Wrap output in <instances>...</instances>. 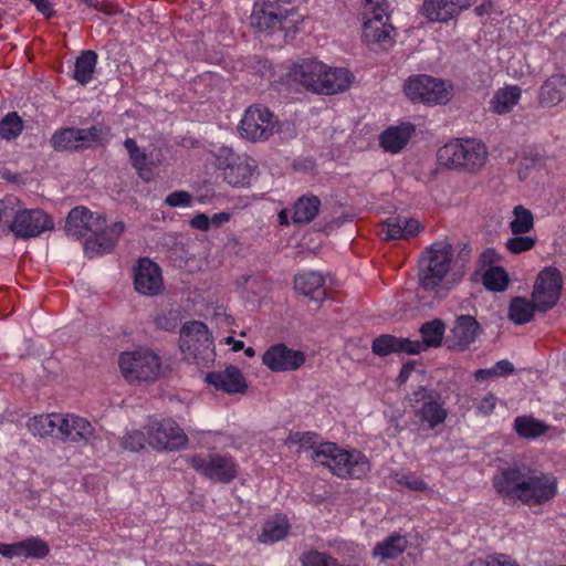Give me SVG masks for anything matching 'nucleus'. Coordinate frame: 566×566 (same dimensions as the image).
Here are the masks:
<instances>
[{
	"label": "nucleus",
	"instance_id": "obj_27",
	"mask_svg": "<svg viewBox=\"0 0 566 566\" xmlns=\"http://www.w3.org/2000/svg\"><path fill=\"white\" fill-rule=\"evenodd\" d=\"M479 331V323L470 315L459 316L451 329L450 342L453 348L464 350L474 342Z\"/></svg>",
	"mask_w": 566,
	"mask_h": 566
},
{
	"label": "nucleus",
	"instance_id": "obj_37",
	"mask_svg": "<svg viewBox=\"0 0 566 566\" xmlns=\"http://www.w3.org/2000/svg\"><path fill=\"white\" fill-rule=\"evenodd\" d=\"M124 145L129 154L133 167L138 172V176L145 181H150L153 178V170L147 166L146 153L138 147L136 140L133 138H127Z\"/></svg>",
	"mask_w": 566,
	"mask_h": 566
},
{
	"label": "nucleus",
	"instance_id": "obj_20",
	"mask_svg": "<svg viewBox=\"0 0 566 566\" xmlns=\"http://www.w3.org/2000/svg\"><path fill=\"white\" fill-rule=\"evenodd\" d=\"M222 167L223 179L233 187H245L250 185L255 172V161L245 155L230 154Z\"/></svg>",
	"mask_w": 566,
	"mask_h": 566
},
{
	"label": "nucleus",
	"instance_id": "obj_35",
	"mask_svg": "<svg viewBox=\"0 0 566 566\" xmlns=\"http://www.w3.org/2000/svg\"><path fill=\"white\" fill-rule=\"evenodd\" d=\"M96 64L97 54L94 51L82 52L75 61L73 77L82 85L87 84L93 80Z\"/></svg>",
	"mask_w": 566,
	"mask_h": 566
},
{
	"label": "nucleus",
	"instance_id": "obj_38",
	"mask_svg": "<svg viewBox=\"0 0 566 566\" xmlns=\"http://www.w3.org/2000/svg\"><path fill=\"white\" fill-rule=\"evenodd\" d=\"M444 331V323L438 318L422 324L420 327L422 336L420 344L423 346V350L429 347H439L442 343Z\"/></svg>",
	"mask_w": 566,
	"mask_h": 566
},
{
	"label": "nucleus",
	"instance_id": "obj_14",
	"mask_svg": "<svg viewBox=\"0 0 566 566\" xmlns=\"http://www.w3.org/2000/svg\"><path fill=\"white\" fill-rule=\"evenodd\" d=\"M208 327L198 321L186 323L180 332L179 346L187 358L203 359L212 349Z\"/></svg>",
	"mask_w": 566,
	"mask_h": 566
},
{
	"label": "nucleus",
	"instance_id": "obj_56",
	"mask_svg": "<svg viewBox=\"0 0 566 566\" xmlns=\"http://www.w3.org/2000/svg\"><path fill=\"white\" fill-rule=\"evenodd\" d=\"M513 371H514V365L507 359L500 360L492 367V373H493L494 377L495 376H507V375H511Z\"/></svg>",
	"mask_w": 566,
	"mask_h": 566
},
{
	"label": "nucleus",
	"instance_id": "obj_7",
	"mask_svg": "<svg viewBox=\"0 0 566 566\" xmlns=\"http://www.w3.org/2000/svg\"><path fill=\"white\" fill-rule=\"evenodd\" d=\"M453 248L449 242L438 241L428 248L419 264V281L427 291H436L450 271Z\"/></svg>",
	"mask_w": 566,
	"mask_h": 566
},
{
	"label": "nucleus",
	"instance_id": "obj_61",
	"mask_svg": "<svg viewBox=\"0 0 566 566\" xmlns=\"http://www.w3.org/2000/svg\"><path fill=\"white\" fill-rule=\"evenodd\" d=\"M190 226L195 229L207 231L210 227V219L205 213H198L190 220Z\"/></svg>",
	"mask_w": 566,
	"mask_h": 566
},
{
	"label": "nucleus",
	"instance_id": "obj_51",
	"mask_svg": "<svg viewBox=\"0 0 566 566\" xmlns=\"http://www.w3.org/2000/svg\"><path fill=\"white\" fill-rule=\"evenodd\" d=\"M81 133L82 147H88L95 143H101L106 135V129L102 125H94L90 128H78Z\"/></svg>",
	"mask_w": 566,
	"mask_h": 566
},
{
	"label": "nucleus",
	"instance_id": "obj_15",
	"mask_svg": "<svg viewBox=\"0 0 566 566\" xmlns=\"http://www.w3.org/2000/svg\"><path fill=\"white\" fill-rule=\"evenodd\" d=\"M562 286V274L557 269L545 268L541 271L532 294L536 308L547 311L555 306L559 300Z\"/></svg>",
	"mask_w": 566,
	"mask_h": 566
},
{
	"label": "nucleus",
	"instance_id": "obj_34",
	"mask_svg": "<svg viewBox=\"0 0 566 566\" xmlns=\"http://www.w3.org/2000/svg\"><path fill=\"white\" fill-rule=\"evenodd\" d=\"M406 537L394 534L376 544L373 551L375 557L381 560L394 559L401 555L407 548Z\"/></svg>",
	"mask_w": 566,
	"mask_h": 566
},
{
	"label": "nucleus",
	"instance_id": "obj_1",
	"mask_svg": "<svg viewBox=\"0 0 566 566\" xmlns=\"http://www.w3.org/2000/svg\"><path fill=\"white\" fill-rule=\"evenodd\" d=\"M492 484L503 500L520 501L527 506L542 505L557 494L555 475L525 465L499 469Z\"/></svg>",
	"mask_w": 566,
	"mask_h": 566
},
{
	"label": "nucleus",
	"instance_id": "obj_8",
	"mask_svg": "<svg viewBox=\"0 0 566 566\" xmlns=\"http://www.w3.org/2000/svg\"><path fill=\"white\" fill-rule=\"evenodd\" d=\"M301 15L294 9H286L282 3L271 0L255 2L251 14V24L269 33L276 31L295 32Z\"/></svg>",
	"mask_w": 566,
	"mask_h": 566
},
{
	"label": "nucleus",
	"instance_id": "obj_32",
	"mask_svg": "<svg viewBox=\"0 0 566 566\" xmlns=\"http://www.w3.org/2000/svg\"><path fill=\"white\" fill-rule=\"evenodd\" d=\"M290 527L287 517L283 514H276L265 521L259 535V542L264 544L279 542L287 535Z\"/></svg>",
	"mask_w": 566,
	"mask_h": 566
},
{
	"label": "nucleus",
	"instance_id": "obj_10",
	"mask_svg": "<svg viewBox=\"0 0 566 566\" xmlns=\"http://www.w3.org/2000/svg\"><path fill=\"white\" fill-rule=\"evenodd\" d=\"M120 371L128 381H153L160 375L161 361L151 350L124 352L118 359Z\"/></svg>",
	"mask_w": 566,
	"mask_h": 566
},
{
	"label": "nucleus",
	"instance_id": "obj_60",
	"mask_svg": "<svg viewBox=\"0 0 566 566\" xmlns=\"http://www.w3.org/2000/svg\"><path fill=\"white\" fill-rule=\"evenodd\" d=\"M0 555L6 558L20 557V543L4 544L0 543Z\"/></svg>",
	"mask_w": 566,
	"mask_h": 566
},
{
	"label": "nucleus",
	"instance_id": "obj_58",
	"mask_svg": "<svg viewBox=\"0 0 566 566\" xmlns=\"http://www.w3.org/2000/svg\"><path fill=\"white\" fill-rule=\"evenodd\" d=\"M32 4L35 6L36 10L41 12L44 17L51 18L54 15L55 11L53 9L52 0H29Z\"/></svg>",
	"mask_w": 566,
	"mask_h": 566
},
{
	"label": "nucleus",
	"instance_id": "obj_52",
	"mask_svg": "<svg viewBox=\"0 0 566 566\" xmlns=\"http://www.w3.org/2000/svg\"><path fill=\"white\" fill-rule=\"evenodd\" d=\"M191 201V195L184 190L174 191L169 193L165 199V203L169 207H189Z\"/></svg>",
	"mask_w": 566,
	"mask_h": 566
},
{
	"label": "nucleus",
	"instance_id": "obj_6",
	"mask_svg": "<svg viewBox=\"0 0 566 566\" xmlns=\"http://www.w3.org/2000/svg\"><path fill=\"white\" fill-rule=\"evenodd\" d=\"M388 1L387 0H363L361 19L363 34L361 39L367 44H378L384 48L394 43V27L388 22Z\"/></svg>",
	"mask_w": 566,
	"mask_h": 566
},
{
	"label": "nucleus",
	"instance_id": "obj_11",
	"mask_svg": "<svg viewBox=\"0 0 566 566\" xmlns=\"http://www.w3.org/2000/svg\"><path fill=\"white\" fill-rule=\"evenodd\" d=\"M403 90L412 102L437 105L447 104L450 101L452 86L440 78L419 74L410 76Z\"/></svg>",
	"mask_w": 566,
	"mask_h": 566
},
{
	"label": "nucleus",
	"instance_id": "obj_9",
	"mask_svg": "<svg viewBox=\"0 0 566 566\" xmlns=\"http://www.w3.org/2000/svg\"><path fill=\"white\" fill-rule=\"evenodd\" d=\"M187 463L214 483L228 484L239 474V465L230 454H193L187 458Z\"/></svg>",
	"mask_w": 566,
	"mask_h": 566
},
{
	"label": "nucleus",
	"instance_id": "obj_4",
	"mask_svg": "<svg viewBox=\"0 0 566 566\" xmlns=\"http://www.w3.org/2000/svg\"><path fill=\"white\" fill-rule=\"evenodd\" d=\"M488 147L475 138L453 139L437 154L438 163L451 169L480 170L488 160Z\"/></svg>",
	"mask_w": 566,
	"mask_h": 566
},
{
	"label": "nucleus",
	"instance_id": "obj_5",
	"mask_svg": "<svg viewBox=\"0 0 566 566\" xmlns=\"http://www.w3.org/2000/svg\"><path fill=\"white\" fill-rule=\"evenodd\" d=\"M412 422L419 431H432L444 424L449 417L447 398L426 387L418 388L410 401Z\"/></svg>",
	"mask_w": 566,
	"mask_h": 566
},
{
	"label": "nucleus",
	"instance_id": "obj_55",
	"mask_svg": "<svg viewBox=\"0 0 566 566\" xmlns=\"http://www.w3.org/2000/svg\"><path fill=\"white\" fill-rule=\"evenodd\" d=\"M402 229H403L405 240H408V239L419 234L420 231L422 230V226L417 219L402 218Z\"/></svg>",
	"mask_w": 566,
	"mask_h": 566
},
{
	"label": "nucleus",
	"instance_id": "obj_25",
	"mask_svg": "<svg viewBox=\"0 0 566 566\" xmlns=\"http://www.w3.org/2000/svg\"><path fill=\"white\" fill-rule=\"evenodd\" d=\"M352 83V74L343 67H332L326 64L324 75L316 94L334 95L344 92Z\"/></svg>",
	"mask_w": 566,
	"mask_h": 566
},
{
	"label": "nucleus",
	"instance_id": "obj_28",
	"mask_svg": "<svg viewBox=\"0 0 566 566\" xmlns=\"http://www.w3.org/2000/svg\"><path fill=\"white\" fill-rule=\"evenodd\" d=\"M61 412L41 413L29 418L25 423L28 431L36 438H56L61 421Z\"/></svg>",
	"mask_w": 566,
	"mask_h": 566
},
{
	"label": "nucleus",
	"instance_id": "obj_45",
	"mask_svg": "<svg viewBox=\"0 0 566 566\" xmlns=\"http://www.w3.org/2000/svg\"><path fill=\"white\" fill-rule=\"evenodd\" d=\"M20 543V557L43 558L49 554L48 544L35 537H30Z\"/></svg>",
	"mask_w": 566,
	"mask_h": 566
},
{
	"label": "nucleus",
	"instance_id": "obj_49",
	"mask_svg": "<svg viewBox=\"0 0 566 566\" xmlns=\"http://www.w3.org/2000/svg\"><path fill=\"white\" fill-rule=\"evenodd\" d=\"M535 238L525 237L523 234H514V237L507 239L505 247L511 253L520 254L532 250L535 247Z\"/></svg>",
	"mask_w": 566,
	"mask_h": 566
},
{
	"label": "nucleus",
	"instance_id": "obj_18",
	"mask_svg": "<svg viewBox=\"0 0 566 566\" xmlns=\"http://www.w3.org/2000/svg\"><path fill=\"white\" fill-rule=\"evenodd\" d=\"M134 287L138 293L146 296H155L163 292L161 270L150 259H139L134 266Z\"/></svg>",
	"mask_w": 566,
	"mask_h": 566
},
{
	"label": "nucleus",
	"instance_id": "obj_17",
	"mask_svg": "<svg viewBox=\"0 0 566 566\" xmlns=\"http://www.w3.org/2000/svg\"><path fill=\"white\" fill-rule=\"evenodd\" d=\"M51 217L42 209H20L13 224V234L19 239H30L52 230Z\"/></svg>",
	"mask_w": 566,
	"mask_h": 566
},
{
	"label": "nucleus",
	"instance_id": "obj_59",
	"mask_svg": "<svg viewBox=\"0 0 566 566\" xmlns=\"http://www.w3.org/2000/svg\"><path fill=\"white\" fill-rule=\"evenodd\" d=\"M32 4L35 6L36 10L41 12L44 17L51 18L54 15L55 11L53 9L52 0H29Z\"/></svg>",
	"mask_w": 566,
	"mask_h": 566
},
{
	"label": "nucleus",
	"instance_id": "obj_21",
	"mask_svg": "<svg viewBox=\"0 0 566 566\" xmlns=\"http://www.w3.org/2000/svg\"><path fill=\"white\" fill-rule=\"evenodd\" d=\"M326 64L315 59H304L291 70V77L300 83L306 91L316 94L319 82L325 72Z\"/></svg>",
	"mask_w": 566,
	"mask_h": 566
},
{
	"label": "nucleus",
	"instance_id": "obj_26",
	"mask_svg": "<svg viewBox=\"0 0 566 566\" xmlns=\"http://www.w3.org/2000/svg\"><path fill=\"white\" fill-rule=\"evenodd\" d=\"M294 289L297 293L319 302L326 297L325 279L314 271L303 272L295 276Z\"/></svg>",
	"mask_w": 566,
	"mask_h": 566
},
{
	"label": "nucleus",
	"instance_id": "obj_13",
	"mask_svg": "<svg viewBox=\"0 0 566 566\" xmlns=\"http://www.w3.org/2000/svg\"><path fill=\"white\" fill-rule=\"evenodd\" d=\"M277 123L275 116L268 108L254 105L245 111L239 125V132L248 140L261 142L276 132Z\"/></svg>",
	"mask_w": 566,
	"mask_h": 566
},
{
	"label": "nucleus",
	"instance_id": "obj_16",
	"mask_svg": "<svg viewBox=\"0 0 566 566\" xmlns=\"http://www.w3.org/2000/svg\"><path fill=\"white\" fill-rule=\"evenodd\" d=\"M56 439L87 446L96 439V431L86 418L66 412L62 413Z\"/></svg>",
	"mask_w": 566,
	"mask_h": 566
},
{
	"label": "nucleus",
	"instance_id": "obj_62",
	"mask_svg": "<svg viewBox=\"0 0 566 566\" xmlns=\"http://www.w3.org/2000/svg\"><path fill=\"white\" fill-rule=\"evenodd\" d=\"M413 369H415L413 364H411V363L405 364L399 373L398 381L400 384L406 382L409 379L410 374L412 373Z\"/></svg>",
	"mask_w": 566,
	"mask_h": 566
},
{
	"label": "nucleus",
	"instance_id": "obj_39",
	"mask_svg": "<svg viewBox=\"0 0 566 566\" xmlns=\"http://www.w3.org/2000/svg\"><path fill=\"white\" fill-rule=\"evenodd\" d=\"M535 308L534 301L531 302L524 297H515L511 301L509 317L515 324H525L533 318Z\"/></svg>",
	"mask_w": 566,
	"mask_h": 566
},
{
	"label": "nucleus",
	"instance_id": "obj_19",
	"mask_svg": "<svg viewBox=\"0 0 566 566\" xmlns=\"http://www.w3.org/2000/svg\"><path fill=\"white\" fill-rule=\"evenodd\" d=\"M262 363L272 371H291L298 369L305 363V355L283 344H276L265 350Z\"/></svg>",
	"mask_w": 566,
	"mask_h": 566
},
{
	"label": "nucleus",
	"instance_id": "obj_53",
	"mask_svg": "<svg viewBox=\"0 0 566 566\" xmlns=\"http://www.w3.org/2000/svg\"><path fill=\"white\" fill-rule=\"evenodd\" d=\"M497 398L493 394H486L476 405V413L479 416H490L496 407Z\"/></svg>",
	"mask_w": 566,
	"mask_h": 566
},
{
	"label": "nucleus",
	"instance_id": "obj_23",
	"mask_svg": "<svg viewBox=\"0 0 566 566\" xmlns=\"http://www.w3.org/2000/svg\"><path fill=\"white\" fill-rule=\"evenodd\" d=\"M475 0H424L422 14L430 21L446 22L463 9L469 8Z\"/></svg>",
	"mask_w": 566,
	"mask_h": 566
},
{
	"label": "nucleus",
	"instance_id": "obj_29",
	"mask_svg": "<svg viewBox=\"0 0 566 566\" xmlns=\"http://www.w3.org/2000/svg\"><path fill=\"white\" fill-rule=\"evenodd\" d=\"M522 90L517 85H506L495 91L490 101V111L496 115H504L513 111L520 103Z\"/></svg>",
	"mask_w": 566,
	"mask_h": 566
},
{
	"label": "nucleus",
	"instance_id": "obj_33",
	"mask_svg": "<svg viewBox=\"0 0 566 566\" xmlns=\"http://www.w3.org/2000/svg\"><path fill=\"white\" fill-rule=\"evenodd\" d=\"M321 200L316 196H302L291 210L294 223H310L318 214Z\"/></svg>",
	"mask_w": 566,
	"mask_h": 566
},
{
	"label": "nucleus",
	"instance_id": "obj_36",
	"mask_svg": "<svg viewBox=\"0 0 566 566\" xmlns=\"http://www.w3.org/2000/svg\"><path fill=\"white\" fill-rule=\"evenodd\" d=\"M513 428L523 439H536L546 433L548 426L532 416H520L514 420Z\"/></svg>",
	"mask_w": 566,
	"mask_h": 566
},
{
	"label": "nucleus",
	"instance_id": "obj_48",
	"mask_svg": "<svg viewBox=\"0 0 566 566\" xmlns=\"http://www.w3.org/2000/svg\"><path fill=\"white\" fill-rule=\"evenodd\" d=\"M300 560L302 566H343L336 558L315 549L304 553Z\"/></svg>",
	"mask_w": 566,
	"mask_h": 566
},
{
	"label": "nucleus",
	"instance_id": "obj_64",
	"mask_svg": "<svg viewBox=\"0 0 566 566\" xmlns=\"http://www.w3.org/2000/svg\"><path fill=\"white\" fill-rule=\"evenodd\" d=\"M490 377H494V375H493V373H492V368H489V369H478V370L474 373V378H475V380H478V381L486 380V379H489Z\"/></svg>",
	"mask_w": 566,
	"mask_h": 566
},
{
	"label": "nucleus",
	"instance_id": "obj_43",
	"mask_svg": "<svg viewBox=\"0 0 566 566\" xmlns=\"http://www.w3.org/2000/svg\"><path fill=\"white\" fill-rule=\"evenodd\" d=\"M509 275L501 266H491L483 275V284L490 291L502 292L509 285Z\"/></svg>",
	"mask_w": 566,
	"mask_h": 566
},
{
	"label": "nucleus",
	"instance_id": "obj_50",
	"mask_svg": "<svg viewBox=\"0 0 566 566\" xmlns=\"http://www.w3.org/2000/svg\"><path fill=\"white\" fill-rule=\"evenodd\" d=\"M395 481L397 484L412 491L428 490V484L415 473H396Z\"/></svg>",
	"mask_w": 566,
	"mask_h": 566
},
{
	"label": "nucleus",
	"instance_id": "obj_24",
	"mask_svg": "<svg viewBox=\"0 0 566 566\" xmlns=\"http://www.w3.org/2000/svg\"><path fill=\"white\" fill-rule=\"evenodd\" d=\"M371 349L373 353L378 356H387L391 353L416 355L423 350V346L420 344V340H411L392 335H381L373 342Z\"/></svg>",
	"mask_w": 566,
	"mask_h": 566
},
{
	"label": "nucleus",
	"instance_id": "obj_40",
	"mask_svg": "<svg viewBox=\"0 0 566 566\" xmlns=\"http://www.w3.org/2000/svg\"><path fill=\"white\" fill-rule=\"evenodd\" d=\"M20 201L14 197L0 200V230L4 233H13V224L20 211Z\"/></svg>",
	"mask_w": 566,
	"mask_h": 566
},
{
	"label": "nucleus",
	"instance_id": "obj_31",
	"mask_svg": "<svg viewBox=\"0 0 566 566\" xmlns=\"http://www.w3.org/2000/svg\"><path fill=\"white\" fill-rule=\"evenodd\" d=\"M566 98V74H554L541 86L539 102L545 106H555Z\"/></svg>",
	"mask_w": 566,
	"mask_h": 566
},
{
	"label": "nucleus",
	"instance_id": "obj_44",
	"mask_svg": "<svg viewBox=\"0 0 566 566\" xmlns=\"http://www.w3.org/2000/svg\"><path fill=\"white\" fill-rule=\"evenodd\" d=\"M147 423L140 430L126 432L122 438V447L130 452L143 450L148 444Z\"/></svg>",
	"mask_w": 566,
	"mask_h": 566
},
{
	"label": "nucleus",
	"instance_id": "obj_30",
	"mask_svg": "<svg viewBox=\"0 0 566 566\" xmlns=\"http://www.w3.org/2000/svg\"><path fill=\"white\" fill-rule=\"evenodd\" d=\"M413 130L411 124L391 126L380 135V146L386 151L397 154L407 145Z\"/></svg>",
	"mask_w": 566,
	"mask_h": 566
},
{
	"label": "nucleus",
	"instance_id": "obj_2",
	"mask_svg": "<svg viewBox=\"0 0 566 566\" xmlns=\"http://www.w3.org/2000/svg\"><path fill=\"white\" fill-rule=\"evenodd\" d=\"M315 432H291L286 443L301 450L315 449L312 459L340 479H361L370 471L368 458L358 450H345L334 442L318 443Z\"/></svg>",
	"mask_w": 566,
	"mask_h": 566
},
{
	"label": "nucleus",
	"instance_id": "obj_41",
	"mask_svg": "<svg viewBox=\"0 0 566 566\" xmlns=\"http://www.w3.org/2000/svg\"><path fill=\"white\" fill-rule=\"evenodd\" d=\"M81 133L78 128H62L56 130L52 138L51 144L55 150H71L82 147Z\"/></svg>",
	"mask_w": 566,
	"mask_h": 566
},
{
	"label": "nucleus",
	"instance_id": "obj_3",
	"mask_svg": "<svg viewBox=\"0 0 566 566\" xmlns=\"http://www.w3.org/2000/svg\"><path fill=\"white\" fill-rule=\"evenodd\" d=\"M105 223L104 216L93 213L87 208L80 206L69 212L65 230L69 235L76 239L85 237L88 232L95 234L84 243L85 254L93 259L109 253L125 230L122 221L114 222L106 228Z\"/></svg>",
	"mask_w": 566,
	"mask_h": 566
},
{
	"label": "nucleus",
	"instance_id": "obj_22",
	"mask_svg": "<svg viewBox=\"0 0 566 566\" xmlns=\"http://www.w3.org/2000/svg\"><path fill=\"white\" fill-rule=\"evenodd\" d=\"M206 381L217 390L227 394H244L248 389L247 380L242 371L235 366H229L223 370L211 371L206 376Z\"/></svg>",
	"mask_w": 566,
	"mask_h": 566
},
{
	"label": "nucleus",
	"instance_id": "obj_47",
	"mask_svg": "<svg viewBox=\"0 0 566 566\" xmlns=\"http://www.w3.org/2000/svg\"><path fill=\"white\" fill-rule=\"evenodd\" d=\"M23 125L21 118L15 114H8L0 122V136L4 139H14L22 132Z\"/></svg>",
	"mask_w": 566,
	"mask_h": 566
},
{
	"label": "nucleus",
	"instance_id": "obj_46",
	"mask_svg": "<svg viewBox=\"0 0 566 566\" xmlns=\"http://www.w3.org/2000/svg\"><path fill=\"white\" fill-rule=\"evenodd\" d=\"M379 235L382 240H405L402 229V218L394 217L387 219L380 224Z\"/></svg>",
	"mask_w": 566,
	"mask_h": 566
},
{
	"label": "nucleus",
	"instance_id": "obj_12",
	"mask_svg": "<svg viewBox=\"0 0 566 566\" xmlns=\"http://www.w3.org/2000/svg\"><path fill=\"white\" fill-rule=\"evenodd\" d=\"M148 446L156 451H178L187 447L188 437L171 419H150L147 422Z\"/></svg>",
	"mask_w": 566,
	"mask_h": 566
},
{
	"label": "nucleus",
	"instance_id": "obj_63",
	"mask_svg": "<svg viewBox=\"0 0 566 566\" xmlns=\"http://www.w3.org/2000/svg\"><path fill=\"white\" fill-rule=\"evenodd\" d=\"M229 220H230V214L228 212H219V213L213 214V217L210 219V224L220 227V226L227 223Z\"/></svg>",
	"mask_w": 566,
	"mask_h": 566
},
{
	"label": "nucleus",
	"instance_id": "obj_57",
	"mask_svg": "<svg viewBox=\"0 0 566 566\" xmlns=\"http://www.w3.org/2000/svg\"><path fill=\"white\" fill-rule=\"evenodd\" d=\"M32 4L35 6L36 10L41 12L44 17L51 18L54 15L55 11L53 9L52 0H29Z\"/></svg>",
	"mask_w": 566,
	"mask_h": 566
},
{
	"label": "nucleus",
	"instance_id": "obj_42",
	"mask_svg": "<svg viewBox=\"0 0 566 566\" xmlns=\"http://www.w3.org/2000/svg\"><path fill=\"white\" fill-rule=\"evenodd\" d=\"M534 227V217L531 210L524 206H516L512 211V220L510 221V229L513 234L528 233Z\"/></svg>",
	"mask_w": 566,
	"mask_h": 566
},
{
	"label": "nucleus",
	"instance_id": "obj_54",
	"mask_svg": "<svg viewBox=\"0 0 566 566\" xmlns=\"http://www.w3.org/2000/svg\"><path fill=\"white\" fill-rule=\"evenodd\" d=\"M485 558L488 566H520L514 558L506 554H492Z\"/></svg>",
	"mask_w": 566,
	"mask_h": 566
}]
</instances>
